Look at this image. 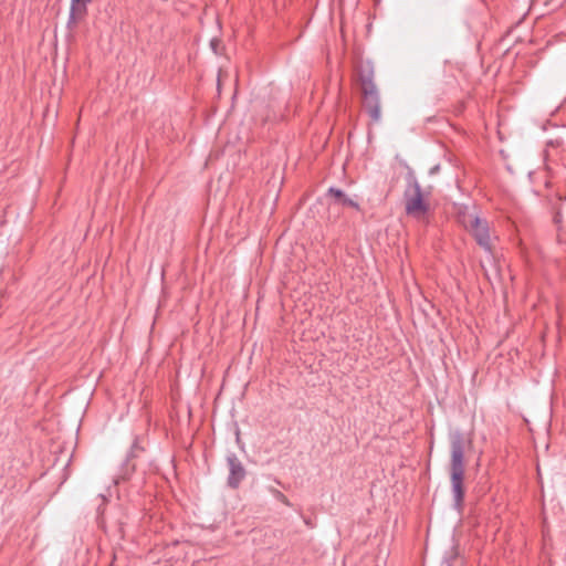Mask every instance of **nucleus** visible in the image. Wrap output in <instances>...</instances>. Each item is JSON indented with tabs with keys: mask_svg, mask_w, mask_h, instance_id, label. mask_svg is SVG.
I'll use <instances>...</instances> for the list:
<instances>
[{
	"mask_svg": "<svg viewBox=\"0 0 566 566\" xmlns=\"http://www.w3.org/2000/svg\"><path fill=\"white\" fill-rule=\"evenodd\" d=\"M357 78L364 109L369 115L371 123H378L381 118L380 95L374 82V66L370 62L359 63L357 66Z\"/></svg>",
	"mask_w": 566,
	"mask_h": 566,
	"instance_id": "obj_2",
	"label": "nucleus"
},
{
	"mask_svg": "<svg viewBox=\"0 0 566 566\" xmlns=\"http://www.w3.org/2000/svg\"><path fill=\"white\" fill-rule=\"evenodd\" d=\"M87 6L86 3H75L71 1V8L67 19V28L74 29L76 24L82 21L87 14Z\"/></svg>",
	"mask_w": 566,
	"mask_h": 566,
	"instance_id": "obj_7",
	"label": "nucleus"
},
{
	"mask_svg": "<svg viewBox=\"0 0 566 566\" xmlns=\"http://www.w3.org/2000/svg\"><path fill=\"white\" fill-rule=\"evenodd\" d=\"M406 214L418 220L422 219L429 211L430 205L424 200L422 188L412 169L406 174V188L403 191Z\"/></svg>",
	"mask_w": 566,
	"mask_h": 566,
	"instance_id": "obj_3",
	"label": "nucleus"
},
{
	"mask_svg": "<svg viewBox=\"0 0 566 566\" xmlns=\"http://www.w3.org/2000/svg\"><path fill=\"white\" fill-rule=\"evenodd\" d=\"M467 440L461 431L450 434V463L449 474L453 494V506L461 511L464 503L465 490L464 480V449Z\"/></svg>",
	"mask_w": 566,
	"mask_h": 566,
	"instance_id": "obj_1",
	"label": "nucleus"
},
{
	"mask_svg": "<svg viewBox=\"0 0 566 566\" xmlns=\"http://www.w3.org/2000/svg\"><path fill=\"white\" fill-rule=\"evenodd\" d=\"M275 482H276L279 485H281V486L285 488V486H284V484H282V482H281V481L275 480Z\"/></svg>",
	"mask_w": 566,
	"mask_h": 566,
	"instance_id": "obj_12",
	"label": "nucleus"
},
{
	"mask_svg": "<svg viewBox=\"0 0 566 566\" xmlns=\"http://www.w3.org/2000/svg\"><path fill=\"white\" fill-rule=\"evenodd\" d=\"M458 218L465 230L472 234L479 247L485 252L492 253L489 222L485 219L467 212H459Z\"/></svg>",
	"mask_w": 566,
	"mask_h": 566,
	"instance_id": "obj_4",
	"label": "nucleus"
},
{
	"mask_svg": "<svg viewBox=\"0 0 566 566\" xmlns=\"http://www.w3.org/2000/svg\"><path fill=\"white\" fill-rule=\"evenodd\" d=\"M458 554H459L458 553V548H457V546H454L452 548V552H451L450 556L444 558V562L447 563L448 566H452L453 565V562L457 559Z\"/></svg>",
	"mask_w": 566,
	"mask_h": 566,
	"instance_id": "obj_10",
	"label": "nucleus"
},
{
	"mask_svg": "<svg viewBox=\"0 0 566 566\" xmlns=\"http://www.w3.org/2000/svg\"><path fill=\"white\" fill-rule=\"evenodd\" d=\"M226 460L229 469L227 485L232 490H237L245 479L247 470L233 452L228 453Z\"/></svg>",
	"mask_w": 566,
	"mask_h": 566,
	"instance_id": "obj_5",
	"label": "nucleus"
},
{
	"mask_svg": "<svg viewBox=\"0 0 566 566\" xmlns=\"http://www.w3.org/2000/svg\"><path fill=\"white\" fill-rule=\"evenodd\" d=\"M268 491L279 501L281 502L282 504L291 507L292 506V503L290 502V500L277 489L273 488V486H269L268 488Z\"/></svg>",
	"mask_w": 566,
	"mask_h": 566,
	"instance_id": "obj_9",
	"label": "nucleus"
},
{
	"mask_svg": "<svg viewBox=\"0 0 566 566\" xmlns=\"http://www.w3.org/2000/svg\"><path fill=\"white\" fill-rule=\"evenodd\" d=\"M145 452V448L140 443V438L138 436L135 437L130 449L126 455V460L123 464V473L122 478L127 479L130 473L135 471V464L132 463L134 459H137L142 453Z\"/></svg>",
	"mask_w": 566,
	"mask_h": 566,
	"instance_id": "obj_6",
	"label": "nucleus"
},
{
	"mask_svg": "<svg viewBox=\"0 0 566 566\" xmlns=\"http://www.w3.org/2000/svg\"><path fill=\"white\" fill-rule=\"evenodd\" d=\"M326 196L332 197L336 205H339L342 207H350L353 209L360 210L359 203L357 201H354L349 197H347L346 193L342 189L331 187V188H328Z\"/></svg>",
	"mask_w": 566,
	"mask_h": 566,
	"instance_id": "obj_8",
	"label": "nucleus"
},
{
	"mask_svg": "<svg viewBox=\"0 0 566 566\" xmlns=\"http://www.w3.org/2000/svg\"><path fill=\"white\" fill-rule=\"evenodd\" d=\"M220 45H221L220 40H218V39H216V38H214V39H212V40L210 41V46H211L212 51H213L216 54H218V53H219V48H220Z\"/></svg>",
	"mask_w": 566,
	"mask_h": 566,
	"instance_id": "obj_11",
	"label": "nucleus"
}]
</instances>
